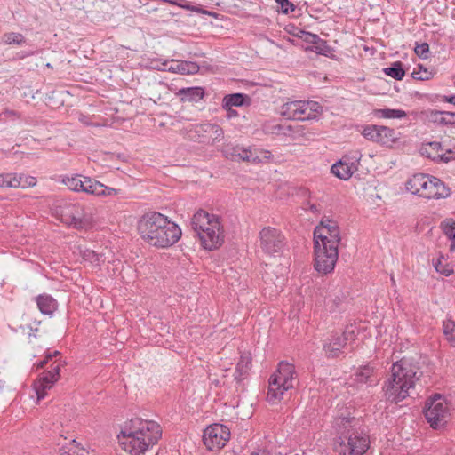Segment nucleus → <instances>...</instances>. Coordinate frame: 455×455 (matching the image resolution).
I'll return each instance as SVG.
<instances>
[{
  "label": "nucleus",
  "instance_id": "nucleus-1",
  "mask_svg": "<svg viewBox=\"0 0 455 455\" xmlns=\"http://www.w3.org/2000/svg\"><path fill=\"white\" fill-rule=\"evenodd\" d=\"M162 436L160 425L154 420L132 419L117 435L122 449L130 455H145Z\"/></svg>",
  "mask_w": 455,
  "mask_h": 455
},
{
  "label": "nucleus",
  "instance_id": "nucleus-2",
  "mask_svg": "<svg viewBox=\"0 0 455 455\" xmlns=\"http://www.w3.org/2000/svg\"><path fill=\"white\" fill-rule=\"evenodd\" d=\"M138 231L144 242L157 248H168L181 236L180 228L160 212H152L141 217Z\"/></svg>",
  "mask_w": 455,
  "mask_h": 455
},
{
  "label": "nucleus",
  "instance_id": "nucleus-3",
  "mask_svg": "<svg viewBox=\"0 0 455 455\" xmlns=\"http://www.w3.org/2000/svg\"><path fill=\"white\" fill-rule=\"evenodd\" d=\"M421 372L411 360L402 358L393 363L391 375L385 381L383 390L387 400L398 403L411 396Z\"/></svg>",
  "mask_w": 455,
  "mask_h": 455
},
{
  "label": "nucleus",
  "instance_id": "nucleus-4",
  "mask_svg": "<svg viewBox=\"0 0 455 455\" xmlns=\"http://www.w3.org/2000/svg\"><path fill=\"white\" fill-rule=\"evenodd\" d=\"M191 225L204 249L211 251L222 244L223 229L217 215L198 210L192 218Z\"/></svg>",
  "mask_w": 455,
  "mask_h": 455
},
{
  "label": "nucleus",
  "instance_id": "nucleus-5",
  "mask_svg": "<svg viewBox=\"0 0 455 455\" xmlns=\"http://www.w3.org/2000/svg\"><path fill=\"white\" fill-rule=\"evenodd\" d=\"M297 384L298 375L295 366L287 362H281L277 370L269 378L267 401L271 403H277Z\"/></svg>",
  "mask_w": 455,
  "mask_h": 455
},
{
  "label": "nucleus",
  "instance_id": "nucleus-6",
  "mask_svg": "<svg viewBox=\"0 0 455 455\" xmlns=\"http://www.w3.org/2000/svg\"><path fill=\"white\" fill-rule=\"evenodd\" d=\"M405 186L411 193L427 199L446 198L451 194L450 188L441 180L423 173L413 175Z\"/></svg>",
  "mask_w": 455,
  "mask_h": 455
},
{
  "label": "nucleus",
  "instance_id": "nucleus-7",
  "mask_svg": "<svg viewBox=\"0 0 455 455\" xmlns=\"http://www.w3.org/2000/svg\"><path fill=\"white\" fill-rule=\"evenodd\" d=\"M259 248L263 253L278 257L283 253L286 242L283 233L275 228L266 227L259 232Z\"/></svg>",
  "mask_w": 455,
  "mask_h": 455
},
{
  "label": "nucleus",
  "instance_id": "nucleus-8",
  "mask_svg": "<svg viewBox=\"0 0 455 455\" xmlns=\"http://www.w3.org/2000/svg\"><path fill=\"white\" fill-rule=\"evenodd\" d=\"M223 130L216 124H191L187 129V137L193 141L212 145L223 138Z\"/></svg>",
  "mask_w": 455,
  "mask_h": 455
},
{
  "label": "nucleus",
  "instance_id": "nucleus-9",
  "mask_svg": "<svg viewBox=\"0 0 455 455\" xmlns=\"http://www.w3.org/2000/svg\"><path fill=\"white\" fill-rule=\"evenodd\" d=\"M425 417L433 428L443 426L448 418V407L441 395H435L426 402Z\"/></svg>",
  "mask_w": 455,
  "mask_h": 455
},
{
  "label": "nucleus",
  "instance_id": "nucleus-10",
  "mask_svg": "<svg viewBox=\"0 0 455 455\" xmlns=\"http://www.w3.org/2000/svg\"><path fill=\"white\" fill-rule=\"evenodd\" d=\"M315 246H338L340 243L339 229L337 223L330 219H323L314 231Z\"/></svg>",
  "mask_w": 455,
  "mask_h": 455
},
{
  "label": "nucleus",
  "instance_id": "nucleus-11",
  "mask_svg": "<svg viewBox=\"0 0 455 455\" xmlns=\"http://www.w3.org/2000/svg\"><path fill=\"white\" fill-rule=\"evenodd\" d=\"M339 257V247L333 245L315 246V268L322 274L331 273Z\"/></svg>",
  "mask_w": 455,
  "mask_h": 455
},
{
  "label": "nucleus",
  "instance_id": "nucleus-12",
  "mask_svg": "<svg viewBox=\"0 0 455 455\" xmlns=\"http://www.w3.org/2000/svg\"><path fill=\"white\" fill-rule=\"evenodd\" d=\"M229 437L228 427L220 424H213L204 430L203 441L208 450L215 451L223 448Z\"/></svg>",
  "mask_w": 455,
  "mask_h": 455
},
{
  "label": "nucleus",
  "instance_id": "nucleus-13",
  "mask_svg": "<svg viewBox=\"0 0 455 455\" xmlns=\"http://www.w3.org/2000/svg\"><path fill=\"white\" fill-rule=\"evenodd\" d=\"M56 215L66 225L80 228L84 223V208L77 204H65L56 209Z\"/></svg>",
  "mask_w": 455,
  "mask_h": 455
},
{
  "label": "nucleus",
  "instance_id": "nucleus-14",
  "mask_svg": "<svg viewBox=\"0 0 455 455\" xmlns=\"http://www.w3.org/2000/svg\"><path fill=\"white\" fill-rule=\"evenodd\" d=\"M369 448L368 437L358 432L349 435L347 443L341 441L335 445V451L340 454L346 455H363Z\"/></svg>",
  "mask_w": 455,
  "mask_h": 455
},
{
  "label": "nucleus",
  "instance_id": "nucleus-15",
  "mask_svg": "<svg viewBox=\"0 0 455 455\" xmlns=\"http://www.w3.org/2000/svg\"><path fill=\"white\" fill-rule=\"evenodd\" d=\"M354 338V330L348 328L342 334H332L324 340L323 349L326 357L336 358L342 354L347 340Z\"/></svg>",
  "mask_w": 455,
  "mask_h": 455
},
{
  "label": "nucleus",
  "instance_id": "nucleus-16",
  "mask_svg": "<svg viewBox=\"0 0 455 455\" xmlns=\"http://www.w3.org/2000/svg\"><path fill=\"white\" fill-rule=\"evenodd\" d=\"M60 363L54 362L51 365V370L43 372L42 376L35 382L34 389L37 399L41 400L46 395V390L52 387L60 378Z\"/></svg>",
  "mask_w": 455,
  "mask_h": 455
},
{
  "label": "nucleus",
  "instance_id": "nucleus-17",
  "mask_svg": "<svg viewBox=\"0 0 455 455\" xmlns=\"http://www.w3.org/2000/svg\"><path fill=\"white\" fill-rule=\"evenodd\" d=\"M359 420L349 415L345 416L341 413L333 420V428L335 433L339 435V442L348 439L349 435L356 433Z\"/></svg>",
  "mask_w": 455,
  "mask_h": 455
},
{
  "label": "nucleus",
  "instance_id": "nucleus-18",
  "mask_svg": "<svg viewBox=\"0 0 455 455\" xmlns=\"http://www.w3.org/2000/svg\"><path fill=\"white\" fill-rule=\"evenodd\" d=\"M420 154L436 162H448L455 158V152L450 149L443 152L442 144L438 141L423 144L420 148Z\"/></svg>",
  "mask_w": 455,
  "mask_h": 455
},
{
  "label": "nucleus",
  "instance_id": "nucleus-19",
  "mask_svg": "<svg viewBox=\"0 0 455 455\" xmlns=\"http://www.w3.org/2000/svg\"><path fill=\"white\" fill-rule=\"evenodd\" d=\"M359 160L360 156L358 153H355L351 158L345 156L331 166V173L341 180H347L357 170Z\"/></svg>",
  "mask_w": 455,
  "mask_h": 455
},
{
  "label": "nucleus",
  "instance_id": "nucleus-20",
  "mask_svg": "<svg viewBox=\"0 0 455 455\" xmlns=\"http://www.w3.org/2000/svg\"><path fill=\"white\" fill-rule=\"evenodd\" d=\"M280 114L287 119L306 120L303 100H292L284 103L280 109Z\"/></svg>",
  "mask_w": 455,
  "mask_h": 455
},
{
  "label": "nucleus",
  "instance_id": "nucleus-21",
  "mask_svg": "<svg viewBox=\"0 0 455 455\" xmlns=\"http://www.w3.org/2000/svg\"><path fill=\"white\" fill-rule=\"evenodd\" d=\"M85 182H86L85 183V185H86L85 194H88V195H92V196H112L117 195V193H118L117 189H116L114 188L107 187L104 184H102L101 182H100L96 180H93L92 178H90V180H88Z\"/></svg>",
  "mask_w": 455,
  "mask_h": 455
},
{
  "label": "nucleus",
  "instance_id": "nucleus-22",
  "mask_svg": "<svg viewBox=\"0 0 455 455\" xmlns=\"http://www.w3.org/2000/svg\"><path fill=\"white\" fill-rule=\"evenodd\" d=\"M5 179L7 180V188H27L34 187L36 184V180L31 176L18 175L15 173H7Z\"/></svg>",
  "mask_w": 455,
  "mask_h": 455
},
{
  "label": "nucleus",
  "instance_id": "nucleus-23",
  "mask_svg": "<svg viewBox=\"0 0 455 455\" xmlns=\"http://www.w3.org/2000/svg\"><path fill=\"white\" fill-rule=\"evenodd\" d=\"M177 95L182 101L197 102L204 96V90L202 87H187L178 91Z\"/></svg>",
  "mask_w": 455,
  "mask_h": 455
},
{
  "label": "nucleus",
  "instance_id": "nucleus-24",
  "mask_svg": "<svg viewBox=\"0 0 455 455\" xmlns=\"http://www.w3.org/2000/svg\"><path fill=\"white\" fill-rule=\"evenodd\" d=\"M251 365V357L250 354L243 353L240 356V360L236 365L235 372V379L240 382L248 375Z\"/></svg>",
  "mask_w": 455,
  "mask_h": 455
},
{
  "label": "nucleus",
  "instance_id": "nucleus-25",
  "mask_svg": "<svg viewBox=\"0 0 455 455\" xmlns=\"http://www.w3.org/2000/svg\"><path fill=\"white\" fill-rule=\"evenodd\" d=\"M36 304L38 309L44 315H52L57 309L56 300L47 294L37 296Z\"/></svg>",
  "mask_w": 455,
  "mask_h": 455
},
{
  "label": "nucleus",
  "instance_id": "nucleus-26",
  "mask_svg": "<svg viewBox=\"0 0 455 455\" xmlns=\"http://www.w3.org/2000/svg\"><path fill=\"white\" fill-rule=\"evenodd\" d=\"M249 102V96L243 93L228 94L223 98L222 108L241 107Z\"/></svg>",
  "mask_w": 455,
  "mask_h": 455
},
{
  "label": "nucleus",
  "instance_id": "nucleus-27",
  "mask_svg": "<svg viewBox=\"0 0 455 455\" xmlns=\"http://www.w3.org/2000/svg\"><path fill=\"white\" fill-rule=\"evenodd\" d=\"M397 140L395 131L387 126L379 125L378 130L377 143L381 145H391Z\"/></svg>",
  "mask_w": 455,
  "mask_h": 455
},
{
  "label": "nucleus",
  "instance_id": "nucleus-28",
  "mask_svg": "<svg viewBox=\"0 0 455 455\" xmlns=\"http://www.w3.org/2000/svg\"><path fill=\"white\" fill-rule=\"evenodd\" d=\"M373 368L370 365H365L359 368L355 373V381L357 384H369L373 385L376 381L371 379Z\"/></svg>",
  "mask_w": 455,
  "mask_h": 455
},
{
  "label": "nucleus",
  "instance_id": "nucleus-29",
  "mask_svg": "<svg viewBox=\"0 0 455 455\" xmlns=\"http://www.w3.org/2000/svg\"><path fill=\"white\" fill-rule=\"evenodd\" d=\"M373 114L376 117L387 119H401L407 116L404 110L391 108L375 109Z\"/></svg>",
  "mask_w": 455,
  "mask_h": 455
},
{
  "label": "nucleus",
  "instance_id": "nucleus-30",
  "mask_svg": "<svg viewBox=\"0 0 455 455\" xmlns=\"http://www.w3.org/2000/svg\"><path fill=\"white\" fill-rule=\"evenodd\" d=\"M61 455H87L88 451L82 447L75 439L71 440L68 446L60 449Z\"/></svg>",
  "mask_w": 455,
  "mask_h": 455
},
{
  "label": "nucleus",
  "instance_id": "nucleus-31",
  "mask_svg": "<svg viewBox=\"0 0 455 455\" xmlns=\"http://www.w3.org/2000/svg\"><path fill=\"white\" fill-rule=\"evenodd\" d=\"M305 108L306 120L315 119L319 114L322 113V106L313 100H303Z\"/></svg>",
  "mask_w": 455,
  "mask_h": 455
},
{
  "label": "nucleus",
  "instance_id": "nucleus-32",
  "mask_svg": "<svg viewBox=\"0 0 455 455\" xmlns=\"http://www.w3.org/2000/svg\"><path fill=\"white\" fill-rule=\"evenodd\" d=\"M168 69L180 74H194L198 70V66L193 62H176L175 66L172 65Z\"/></svg>",
  "mask_w": 455,
  "mask_h": 455
},
{
  "label": "nucleus",
  "instance_id": "nucleus-33",
  "mask_svg": "<svg viewBox=\"0 0 455 455\" xmlns=\"http://www.w3.org/2000/svg\"><path fill=\"white\" fill-rule=\"evenodd\" d=\"M383 72L387 76H388L395 80H402L405 75V72L403 68V64L400 61H396V62L393 63L391 67L385 68L383 69Z\"/></svg>",
  "mask_w": 455,
  "mask_h": 455
},
{
  "label": "nucleus",
  "instance_id": "nucleus-34",
  "mask_svg": "<svg viewBox=\"0 0 455 455\" xmlns=\"http://www.w3.org/2000/svg\"><path fill=\"white\" fill-rule=\"evenodd\" d=\"M455 322L451 319H447L443 323V333L451 346L455 347Z\"/></svg>",
  "mask_w": 455,
  "mask_h": 455
},
{
  "label": "nucleus",
  "instance_id": "nucleus-35",
  "mask_svg": "<svg viewBox=\"0 0 455 455\" xmlns=\"http://www.w3.org/2000/svg\"><path fill=\"white\" fill-rule=\"evenodd\" d=\"M443 256H440L437 259H433V266L436 272L445 275L450 276L453 274V268L449 264L443 262Z\"/></svg>",
  "mask_w": 455,
  "mask_h": 455
},
{
  "label": "nucleus",
  "instance_id": "nucleus-36",
  "mask_svg": "<svg viewBox=\"0 0 455 455\" xmlns=\"http://www.w3.org/2000/svg\"><path fill=\"white\" fill-rule=\"evenodd\" d=\"M440 227L449 239H455V220L453 219H445L441 222Z\"/></svg>",
  "mask_w": 455,
  "mask_h": 455
},
{
  "label": "nucleus",
  "instance_id": "nucleus-37",
  "mask_svg": "<svg viewBox=\"0 0 455 455\" xmlns=\"http://www.w3.org/2000/svg\"><path fill=\"white\" fill-rule=\"evenodd\" d=\"M3 40L7 44L20 45L25 42L24 36L20 33L10 32L4 35Z\"/></svg>",
  "mask_w": 455,
  "mask_h": 455
},
{
  "label": "nucleus",
  "instance_id": "nucleus-38",
  "mask_svg": "<svg viewBox=\"0 0 455 455\" xmlns=\"http://www.w3.org/2000/svg\"><path fill=\"white\" fill-rule=\"evenodd\" d=\"M83 175H74L72 177L63 178L62 182L65 184L70 190L78 192L80 186V181L82 180Z\"/></svg>",
  "mask_w": 455,
  "mask_h": 455
},
{
  "label": "nucleus",
  "instance_id": "nucleus-39",
  "mask_svg": "<svg viewBox=\"0 0 455 455\" xmlns=\"http://www.w3.org/2000/svg\"><path fill=\"white\" fill-rule=\"evenodd\" d=\"M419 70L414 69L411 74V76L416 80H429L433 76V73L428 69L423 68L421 65H419Z\"/></svg>",
  "mask_w": 455,
  "mask_h": 455
},
{
  "label": "nucleus",
  "instance_id": "nucleus-40",
  "mask_svg": "<svg viewBox=\"0 0 455 455\" xmlns=\"http://www.w3.org/2000/svg\"><path fill=\"white\" fill-rule=\"evenodd\" d=\"M102 257L101 254L96 253L92 250H85L83 251V259L95 265H100L103 261Z\"/></svg>",
  "mask_w": 455,
  "mask_h": 455
},
{
  "label": "nucleus",
  "instance_id": "nucleus-41",
  "mask_svg": "<svg viewBox=\"0 0 455 455\" xmlns=\"http://www.w3.org/2000/svg\"><path fill=\"white\" fill-rule=\"evenodd\" d=\"M379 125H366L362 131L364 138L376 142Z\"/></svg>",
  "mask_w": 455,
  "mask_h": 455
},
{
  "label": "nucleus",
  "instance_id": "nucleus-42",
  "mask_svg": "<svg viewBox=\"0 0 455 455\" xmlns=\"http://www.w3.org/2000/svg\"><path fill=\"white\" fill-rule=\"evenodd\" d=\"M296 36L302 39L304 42L311 44H315V43L320 41V37L318 35L313 34L311 32H307L304 30H299Z\"/></svg>",
  "mask_w": 455,
  "mask_h": 455
},
{
  "label": "nucleus",
  "instance_id": "nucleus-43",
  "mask_svg": "<svg viewBox=\"0 0 455 455\" xmlns=\"http://www.w3.org/2000/svg\"><path fill=\"white\" fill-rule=\"evenodd\" d=\"M310 51L322 55H327L330 52V47L326 44L325 41L320 38V41L315 43V44H313V46L310 48Z\"/></svg>",
  "mask_w": 455,
  "mask_h": 455
},
{
  "label": "nucleus",
  "instance_id": "nucleus-44",
  "mask_svg": "<svg viewBox=\"0 0 455 455\" xmlns=\"http://www.w3.org/2000/svg\"><path fill=\"white\" fill-rule=\"evenodd\" d=\"M414 52L419 58L427 59V53L429 52V45L427 43L417 44Z\"/></svg>",
  "mask_w": 455,
  "mask_h": 455
},
{
  "label": "nucleus",
  "instance_id": "nucleus-45",
  "mask_svg": "<svg viewBox=\"0 0 455 455\" xmlns=\"http://www.w3.org/2000/svg\"><path fill=\"white\" fill-rule=\"evenodd\" d=\"M431 117L434 120V122L439 124H444L447 125L446 120V111H435L431 113Z\"/></svg>",
  "mask_w": 455,
  "mask_h": 455
},
{
  "label": "nucleus",
  "instance_id": "nucleus-46",
  "mask_svg": "<svg viewBox=\"0 0 455 455\" xmlns=\"http://www.w3.org/2000/svg\"><path fill=\"white\" fill-rule=\"evenodd\" d=\"M275 2L281 6L283 13H289L295 10V6L289 0H275Z\"/></svg>",
  "mask_w": 455,
  "mask_h": 455
},
{
  "label": "nucleus",
  "instance_id": "nucleus-47",
  "mask_svg": "<svg viewBox=\"0 0 455 455\" xmlns=\"http://www.w3.org/2000/svg\"><path fill=\"white\" fill-rule=\"evenodd\" d=\"M240 159L243 161H252L255 162L257 160H260L259 156H253V154L249 150L243 149L241 153L237 155Z\"/></svg>",
  "mask_w": 455,
  "mask_h": 455
},
{
  "label": "nucleus",
  "instance_id": "nucleus-48",
  "mask_svg": "<svg viewBox=\"0 0 455 455\" xmlns=\"http://www.w3.org/2000/svg\"><path fill=\"white\" fill-rule=\"evenodd\" d=\"M447 125H455V112L446 111Z\"/></svg>",
  "mask_w": 455,
  "mask_h": 455
},
{
  "label": "nucleus",
  "instance_id": "nucleus-49",
  "mask_svg": "<svg viewBox=\"0 0 455 455\" xmlns=\"http://www.w3.org/2000/svg\"><path fill=\"white\" fill-rule=\"evenodd\" d=\"M233 107H229V108H223L226 111H227V117L228 119H231V118H234V117H236L238 116V113L236 110L233 109L232 108Z\"/></svg>",
  "mask_w": 455,
  "mask_h": 455
},
{
  "label": "nucleus",
  "instance_id": "nucleus-50",
  "mask_svg": "<svg viewBox=\"0 0 455 455\" xmlns=\"http://www.w3.org/2000/svg\"><path fill=\"white\" fill-rule=\"evenodd\" d=\"M88 180H90V177L88 176H83L82 177V180L80 181V186L81 187H78L79 188V191L78 192H84L85 193V190H86V185H85V181H87Z\"/></svg>",
  "mask_w": 455,
  "mask_h": 455
},
{
  "label": "nucleus",
  "instance_id": "nucleus-51",
  "mask_svg": "<svg viewBox=\"0 0 455 455\" xmlns=\"http://www.w3.org/2000/svg\"><path fill=\"white\" fill-rule=\"evenodd\" d=\"M5 177H6V174L0 175V187L1 188H7V184H6L7 180L5 179Z\"/></svg>",
  "mask_w": 455,
  "mask_h": 455
},
{
  "label": "nucleus",
  "instance_id": "nucleus-52",
  "mask_svg": "<svg viewBox=\"0 0 455 455\" xmlns=\"http://www.w3.org/2000/svg\"><path fill=\"white\" fill-rule=\"evenodd\" d=\"M443 100L446 101V102H449V103H451V104L455 105V95H453V96H444Z\"/></svg>",
  "mask_w": 455,
  "mask_h": 455
},
{
  "label": "nucleus",
  "instance_id": "nucleus-53",
  "mask_svg": "<svg viewBox=\"0 0 455 455\" xmlns=\"http://www.w3.org/2000/svg\"><path fill=\"white\" fill-rule=\"evenodd\" d=\"M60 355V353H59L58 351H54L52 354H49V355H46V359H47V360H49V359H51L52 356H57V355Z\"/></svg>",
  "mask_w": 455,
  "mask_h": 455
},
{
  "label": "nucleus",
  "instance_id": "nucleus-54",
  "mask_svg": "<svg viewBox=\"0 0 455 455\" xmlns=\"http://www.w3.org/2000/svg\"><path fill=\"white\" fill-rule=\"evenodd\" d=\"M80 122H82L83 124H89V123L87 122V117L84 116H82L80 118H79Z\"/></svg>",
  "mask_w": 455,
  "mask_h": 455
},
{
  "label": "nucleus",
  "instance_id": "nucleus-55",
  "mask_svg": "<svg viewBox=\"0 0 455 455\" xmlns=\"http://www.w3.org/2000/svg\"><path fill=\"white\" fill-rule=\"evenodd\" d=\"M450 251H455V239L452 240V243H451Z\"/></svg>",
  "mask_w": 455,
  "mask_h": 455
},
{
  "label": "nucleus",
  "instance_id": "nucleus-56",
  "mask_svg": "<svg viewBox=\"0 0 455 455\" xmlns=\"http://www.w3.org/2000/svg\"><path fill=\"white\" fill-rule=\"evenodd\" d=\"M263 154H264V158H269L271 156V153L269 151H265V152H263Z\"/></svg>",
  "mask_w": 455,
  "mask_h": 455
},
{
  "label": "nucleus",
  "instance_id": "nucleus-57",
  "mask_svg": "<svg viewBox=\"0 0 455 455\" xmlns=\"http://www.w3.org/2000/svg\"><path fill=\"white\" fill-rule=\"evenodd\" d=\"M181 6L187 10H194V8L190 7L189 5H181Z\"/></svg>",
  "mask_w": 455,
  "mask_h": 455
},
{
  "label": "nucleus",
  "instance_id": "nucleus-58",
  "mask_svg": "<svg viewBox=\"0 0 455 455\" xmlns=\"http://www.w3.org/2000/svg\"><path fill=\"white\" fill-rule=\"evenodd\" d=\"M251 455H267V454L265 453V452H255V453H252Z\"/></svg>",
  "mask_w": 455,
  "mask_h": 455
},
{
  "label": "nucleus",
  "instance_id": "nucleus-59",
  "mask_svg": "<svg viewBox=\"0 0 455 455\" xmlns=\"http://www.w3.org/2000/svg\"><path fill=\"white\" fill-rule=\"evenodd\" d=\"M164 2L166 3H171V4H174V2L171 1V0H164Z\"/></svg>",
  "mask_w": 455,
  "mask_h": 455
},
{
  "label": "nucleus",
  "instance_id": "nucleus-60",
  "mask_svg": "<svg viewBox=\"0 0 455 455\" xmlns=\"http://www.w3.org/2000/svg\"><path fill=\"white\" fill-rule=\"evenodd\" d=\"M46 67L49 68H52V65L50 63H47Z\"/></svg>",
  "mask_w": 455,
  "mask_h": 455
},
{
  "label": "nucleus",
  "instance_id": "nucleus-61",
  "mask_svg": "<svg viewBox=\"0 0 455 455\" xmlns=\"http://www.w3.org/2000/svg\"><path fill=\"white\" fill-rule=\"evenodd\" d=\"M311 210H312L313 212H315V211H316V208H315L314 205H312V206H311Z\"/></svg>",
  "mask_w": 455,
  "mask_h": 455
},
{
  "label": "nucleus",
  "instance_id": "nucleus-62",
  "mask_svg": "<svg viewBox=\"0 0 455 455\" xmlns=\"http://www.w3.org/2000/svg\"><path fill=\"white\" fill-rule=\"evenodd\" d=\"M44 363H45V361L42 362V363L39 364V367H43Z\"/></svg>",
  "mask_w": 455,
  "mask_h": 455
},
{
  "label": "nucleus",
  "instance_id": "nucleus-63",
  "mask_svg": "<svg viewBox=\"0 0 455 455\" xmlns=\"http://www.w3.org/2000/svg\"><path fill=\"white\" fill-rule=\"evenodd\" d=\"M27 55H28H28H33V52H28Z\"/></svg>",
  "mask_w": 455,
  "mask_h": 455
}]
</instances>
